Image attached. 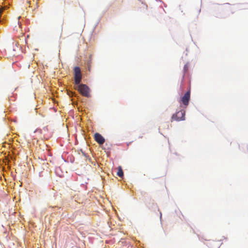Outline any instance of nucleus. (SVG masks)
<instances>
[{
  "label": "nucleus",
  "instance_id": "obj_1",
  "mask_svg": "<svg viewBox=\"0 0 248 248\" xmlns=\"http://www.w3.org/2000/svg\"><path fill=\"white\" fill-rule=\"evenodd\" d=\"M83 96L89 97L90 96V89L85 84H78L75 87Z\"/></svg>",
  "mask_w": 248,
  "mask_h": 248
},
{
  "label": "nucleus",
  "instance_id": "obj_2",
  "mask_svg": "<svg viewBox=\"0 0 248 248\" xmlns=\"http://www.w3.org/2000/svg\"><path fill=\"white\" fill-rule=\"evenodd\" d=\"M185 120V110H181L173 114L171 118V121H180Z\"/></svg>",
  "mask_w": 248,
  "mask_h": 248
},
{
  "label": "nucleus",
  "instance_id": "obj_3",
  "mask_svg": "<svg viewBox=\"0 0 248 248\" xmlns=\"http://www.w3.org/2000/svg\"><path fill=\"white\" fill-rule=\"evenodd\" d=\"M74 79L75 84L77 85L79 84L81 80V70L79 67H75L74 68Z\"/></svg>",
  "mask_w": 248,
  "mask_h": 248
},
{
  "label": "nucleus",
  "instance_id": "obj_4",
  "mask_svg": "<svg viewBox=\"0 0 248 248\" xmlns=\"http://www.w3.org/2000/svg\"><path fill=\"white\" fill-rule=\"evenodd\" d=\"M190 98V90H189L182 97L181 101L186 106H187Z\"/></svg>",
  "mask_w": 248,
  "mask_h": 248
},
{
  "label": "nucleus",
  "instance_id": "obj_5",
  "mask_svg": "<svg viewBox=\"0 0 248 248\" xmlns=\"http://www.w3.org/2000/svg\"><path fill=\"white\" fill-rule=\"evenodd\" d=\"M95 140L99 144H102L105 142V139L99 133H96L94 135Z\"/></svg>",
  "mask_w": 248,
  "mask_h": 248
},
{
  "label": "nucleus",
  "instance_id": "obj_6",
  "mask_svg": "<svg viewBox=\"0 0 248 248\" xmlns=\"http://www.w3.org/2000/svg\"><path fill=\"white\" fill-rule=\"evenodd\" d=\"M117 175L120 177H122L124 176L123 170L121 166H119L118 167V171L117 172Z\"/></svg>",
  "mask_w": 248,
  "mask_h": 248
},
{
  "label": "nucleus",
  "instance_id": "obj_7",
  "mask_svg": "<svg viewBox=\"0 0 248 248\" xmlns=\"http://www.w3.org/2000/svg\"><path fill=\"white\" fill-rule=\"evenodd\" d=\"M185 71H186L188 69V66L187 64H185L184 67Z\"/></svg>",
  "mask_w": 248,
  "mask_h": 248
},
{
  "label": "nucleus",
  "instance_id": "obj_8",
  "mask_svg": "<svg viewBox=\"0 0 248 248\" xmlns=\"http://www.w3.org/2000/svg\"><path fill=\"white\" fill-rule=\"evenodd\" d=\"M27 2H28V3L29 5H31V1H28ZM29 7H30V5H29Z\"/></svg>",
  "mask_w": 248,
  "mask_h": 248
}]
</instances>
